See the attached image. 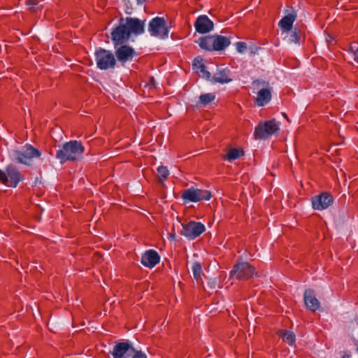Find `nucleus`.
I'll return each instance as SVG.
<instances>
[{
	"label": "nucleus",
	"mask_w": 358,
	"mask_h": 358,
	"mask_svg": "<svg viewBox=\"0 0 358 358\" xmlns=\"http://www.w3.org/2000/svg\"><path fill=\"white\" fill-rule=\"evenodd\" d=\"M301 39V31L298 28H294L289 37V42L295 44L299 43Z\"/></svg>",
	"instance_id": "bb28decb"
},
{
	"label": "nucleus",
	"mask_w": 358,
	"mask_h": 358,
	"mask_svg": "<svg viewBox=\"0 0 358 358\" xmlns=\"http://www.w3.org/2000/svg\"><path fill=\"white\" fill-rule=\"evenodd\" d=\"M130 33L126 24H120L117 26L111 32V40L114 47L119 45H123L127 43L130 38Z\"/></svg>",
	"instance_id": "f8f14e48"
},
{
	"label": "nucleus",
	"mask_w": 358,
	"mask_h": 358,
	"mask_svg": "<svg viewBox=\"0 0 358 358\" xmlns=\"http://www.w3.org/2000/svg\"><path fill=\"white\" fill-rule=\"evenodd\" d=\"M150 83L152 86H153L154 87H155V79L153 77L150 78Z\"/></svg>",
	"instance_id": "72a5a7b5"
},
{
	"label": "nucleus",
	"mask_w": 358,
	"mask_h": 358,
	"mask_svg": "<svg viewBox=\"0 0 358 358\" xmlns=\"http://www.w3.org/2000/svg\"><path fill=\"white\" fill-rule=\"evenodd\" d=\"M333 196L327 192H322L319 195L312 197L311 199L313 209L317 210L327 209L333 203Z\"/></svg>",
	"instance_id": "ddd939ff"
},
{
	"label": "nucleus",
	"mask_w": 358,
	"mask_h": 358,
	"mask_svg": "<svg viewBox=\"0 0 358 358\" xmlns=\"http://www.w3.org/2000/svg\"><path fill=\"white\" fill-rule=\"evenodd\" d=\"M260 84H262L263 86L268 87V83L266 82H260L259 80H255L253 82L254 85H259Z\"/></svg>",
	"instance_id": "2f4dec72"
},
{
	"label": "nucleus",
	"mask_w": 358,
	"mask_h": 358,
	"mask_svg": "<svg viewBox=\"0 0 358 358\" xmlns=\"http://www.w3.org/2000/svg\"><path fill=\"white\" fill-rule=\"evenodd\" d=\"M196 31L199 34H206L213 30L214 24L206 15H199L194 24Z\"/></svg>",
	"instance_id": "4468645a"
},
{
	"label": "nucleus",
	"mask_w": 358,
	"mask_h": 358,
	"mask_svg": "<svg viewBox=\"0 0 358 358\" xmlns=\"http://www.w3.org/2000/svg\"><path fill=\"white\" fill-rule=\"evenodd\" d=\"M137 56L135 50L129 45L123 44L115 48L116 60L122 66L128 62H131Z\"/></svg>",
	"instance_id": "9d476101"
},
{
	"label": "nucleus",
	"mask_w": 358,
	"mask_h": 358,
	"mask_svg": "<svg viewBox=\"0 0 358 358\" xmlns=\"http://www.w3.org/2000/svg\"><path fill=\"white\" fill-rule=\"evenodd\" d=\"M111 355L113 358H147L141 350H137L129 341L117 343L113 347Z\"/></svg>",
	"instance_id": "20e7f679"
},
{
	"label": "nucleus",
	"mask_w": 358,
	"mask_h": 358,
	"mask_svg": "<svg viewBox=\"0 0 358 358\" xmlns=\"http://www.w3.org/2000/svg\"><path fill=\"white\" fill-rule=\"evenodd\" d=\"M278 334L279 337L282 338L283 341L290 345H292L295 343V336L294 333L290 331L282 329L278 331Z\"/></svg>",
	"instance_id": "b1692460"
},
{
	"label": "nucleus",
	"mask_w": 358,
	"mask_h": 358,
	"mask_svg": "<svg viewBox=\"0 0 358 358\" xmlns=\"http://www.w3.org/2000/svg\"><path fill=\"white\" fill-rule=\"evenodd\" d=\"M145 20H141L135 17H127L126 25L130 33L139 35L144 32Z\"/></svg>",
	"instance_id": "2eb2a0df"
},
{
	"label": "nucleus",
	"mask_w": 358,
	"mask_h": 358,
	"mask_svg": "<svg viewBox=\"0 0 358 358\" xmlns=\"http://www.w3.org/2000/svg\"><path fill=\"white\" fill-rule=\"evenodd\" d=\"M192 271L194 278L199 281L201 280V275L203 273L202 267L200 263L195 262L192 266Z\"/></svg>",
	"instance_id": "cd10ccee"
},
{
	"label": "nucleus",
	"mask_w": 358,
	"mask_h": 358,
	"mask_svg": "<svg viewBox=\"0 0 358 358\" xmlns=\"http://www.w3.org/2000/svg\"><path fill=\"white\" fill-rule=\"evenodd\" d=\"M195 42L201 49L206 51H213V35L201 36Z\"/></svg>",
	"instance_id": "4be33fe9"
},
{
	"label": "nucleus",
	"mask_w": 358,
	"mask_h": 358,
	"mask_svg": "<svg viewBox=\"0 0 358 358\" xmlns=\"http://www.w3.org/2000/svg\"><path fill=\"white\" fill-rule=\"evenodd\" d=\"M243 155L244 151L242 149L231 148L222 157V159L231 162L241 157Z\"/></svg>",
	"instance_id": "5701e85b"
},
{
	"label": "nucleus",
	"mask_w": 358,
	"mask_h": 358,
	"mask_svg": "<svg viewBox=\"0 0 358 358\" xmlns=\"http://www.w3.org/2000/svg\"><path fill=\"white\" fill-rule=\"evenodd\" d=\"M24 180L23 174L13 164H8L4 169H0V182L7 187L15 188Z\"/></svg>",
	"instance_id": "7ed1b4c3"
},
{
	"label": "nucleus",
	"mask_w": 358,
	"mask_h": 358,
	"mask_svg": "<svg viewBox=\"0 0 358 358\" xmlns=\"http://www.w3.org/2000/svg\"><path fill=\"white\" fill-rule=\"evenodd\" d=\"M215 99V94L213 93L203 94L199 96V103L201 106H206L213 101Z\"/></svg>",
	"instance_id": "393cba45"
},
{
	"label": "nucleus",
	"mask_w": 358,
	"mask_h": 358,
	"mask_svg": "<svg viewBox=\"0 0 358 358\" xmlns=\"http://www.w3.org/2000/svg\"><path fill=\"white\" fill-rule=\"evenodd\" d=\"M150 35L159 38H166L169 36V29L166 21L162 17H154L148 24Z\"/></svg>",
	"instance_id": "6e6552de"
},
{
	"label": "nucleus",
	"mask_w": 358,
	"mask_h": 358,
	"mask_svg": "<svg viewBox=\"0 0 358 358\" xmlns=\"http://www.w3.org/2000/svg\"><path fill=\"white\" fill-rule=\"evenodd\" d=\"M296 14L292 13L284 16L279 22V26L285 31H289L292 29L293 23L296 20Z\"/></svg>",
	"instance_id": "412c9836"
},
{
	"label": "nucleus",
	"mask_w": 358,
	"mask_h": 358,
	"mask_svg": "<svg viewBox=\"0 0 358 358\" xmlns=\"http://www.w3.org/2000/svg\"><path fill=\"white\" fill-rule=\"evenodd\" d=\"M271 96L270 88H262L257 92L255 102L258 106H264L271 101Z\"/></svg>",
	"instance_id": "6ab92c4d"
},
{
	"label": "nucleus",
	"mask_w": 358,
	"mask_h": 358,
	"mask_svg": "<svg viewBox=\"0 0 358 358\" xmlns=\"http://www.w3.org/2000/svg\"><path fill=\"white\" fill-rule=\"evenodd\" d=\"M200 72L203 73V76L206 79L209 80L210 78V73L206 70V66L203 64H201L199 66Z\"/></svg>",
	"instance_id": "7c9ffc66"
},
{
	"label": "nucleus",
	"mask_w": 358,
	"mask_h": 358,
	"mask_svg": "<svg viewBox=\"0 0 358 358\" xmlns=\"http://www.w3.org/2000/svg\"><path fill=\"white\" fill-rule=\"evenodd\" d=\"M233 79L231 78V72L228 68L218 69L213 76L211 81L214 83H228Z\"/></svg>",
	"instance_id": "a211bd4d"
},
{
	"label": "nucleus",
	"mask_w": 358,
	"mask_h": 358,
	"mask_svg": "<svg viewBox=\"0 0 358 358\" xmlns=\"http://www.w3.org/2000/svg\"><path fill=\"white\" fill-rule=\"evenodd\" d=\"M279 129V124L275 119L259 122L255 129L254 136L255 139L265 140L271 137Z\"/></svg>",
	"instance_id": "423d86ee"
},
{
	"label": "nucleus",
	"mask_w": 358,
	"mask_h": 358,
	"mask_svg": "<svg viewBox=\"0 0 358 358\" xmlns=\"http://www.w3.org/2000/svg\"><path fill=\"white\" fill-rule=\"evenodd\" d=\"M157 175L159 181L163 183L169 176V171L166 166H160L157 168Z\"/></svg>",
	"instance_id": "a878e982"
},
{
	"label": "nucleus",
	"mask_w": 358,
	"mask_h": 358,
	"mask_svg": "<svg viewBox=\"0 0 358 358\" xmlns=\"http://www.w3.org/2000/svg\"><path fill=\"white\" fill-rule=\"evenodd\" d=\"M27 3L30 6H35L37 4V1L36 0H27Z\"/></svg>",
	"instance_id": "473e14b6"
},
{
	"label": "nucleus",
	"mask_w": 358,
	"mask_h": 358,
	"mask_svg": "<svg viewBox=\"0 0 358 358\" xmlns=\"http://www.w3.org/2000/svg\"><path fill=\"white\" fill-rule=\"evenodd\" d=\"M236 48L238 52L243 53L247 50V45L245 42L239 41L236 43Z\"/></svg>",
	"instance_id": "c756f323"
},
{
	"label": "nucleus",
	"mask_w": 358,
	"mask_h": 358,
	"mask_svg": "<svg viewBox=\"0 0 358 358\" xmlns=\"http://www.w3.org/2000/svg\"><path fill=\"white\" fill-rule=\"evenodd\" d=\"M349 51L353 55L354 60L358 63V43L352 42L350 44Z\"/></svg>",
	"instance_id": "c85d7f7f"
},
{
	"label": "nucleus",
	"mask_w": 358,
	"mask_h": 358,
	"mask_svg": "<svg viewBox=\"0 0 358 358\" xmlns=\"http://www.w3.org/2000/svg\"><path fill=\"white\" fill-rule=\"evenodd\" d=\"M256 273L255 268L248 262L236 264L230 271V278L238 280H247Z\"/></svg>",
	"instance_id": "0eeeda50"
},
{
	"label": "nucleus",
	"mask_w": 358,
	"mask_h": 358,
	"mask_svg": "<svg viewBox=\"0 0 358 358\" xmlns=\"http://www.w3.org/2000/svg\"><path fill=\"white\" fill-rule=\"evenodd\" d=\"M206 230L203 224L199 222L190 221L182 226V234L189 240L199 236Z\"/></svg>",
	"instance_id": "9b49d317"
},
{
	"label": "nucleus",
	"mask_w": 358,
	"mask_h": 358,
	"mask_svg": "<svg viewBox=\"0 0 358 358\" xmlns=\"http://www.w3.org/2000/svg\"><path fill=\"white\" fill-rule=\"evenodd\" d=\"M160 260V257L157 252L154 250H147L142 255L141 262L148 268H153Z\"/></svg>",
	"instance_id": "dca6fc26"
},
{
	"label": "nucleus",
	"mask_w": 358,
	"mask_h": 358,
	"mask_svg": "<svg viewBox=\"0 0 358 358\" xmlns=\"http://www.w3.org/2000/svg\"><path fill=\"white\" fill-rule=\"evenodd\" d=\"M41 152L32 145L26 143L21 149L9 151L8 156L11 161L20 164L30 166L33 159L40 158Z\"/></svg>",
	"instance_id": "f03ea898"
},
{
	"label": "nucleus",
	"mask_w": 358,
	"mask_h": 358,
	"mask_svg": "<svg viewBox=\"0 0 358 358\" xmlns=\"http://www.w3.org/2000/svg\"><path fill=\"white\" fill-rule=\"evenodd\" d=\"M181 197L185 201L196 203L203 200H210L212 194L208 190L191 187L185 189L182 193Z\"/></svg>",
	"instance_id": "1a4fd4ad"
},
{
	"label": "nucleus",
	"mask_w": 358,
	"mask_h": 358,
	"mask_svg": "<svg viewBox=\"0 0 358 358\" xmlns=\"http://www.w3.org/2000/svg\"><path fill=\"white\" fill-rule=\"evenodd\" d=\"M138 1V3H143L145 2L146 0H136Z\"/></svg>",
	"instance_id": "c9c22d12"
},
{
	"label": "nucleus",
	"mask_w": 358,
	"mask_h": 358,
	"mask_svg": "<svg viewBox=\"0 0 358 358\" xmlns=\"http://www.w3.org/2000/svg\"><path fill=\"white\" fill-rule=\"evenodd\" d=\"M85 151L82 143L78 141H70L65 143L56 152L55 157L62 165L66 162H75L80 159Z\"/></svg>",
	"instance_id": "f257e3e1"
},
{
	"label": "nucleus",
	"mask_w": 358,
	"mask_h": 358,
	"mask_svg": "<svg viewBox=\"0 0 358 358\" xmlns=\"http://www.w3.org/2000/svg\"><path fill=\"white\" fill-rule=\"evenodd\" d=\"M350 355L347 353H345L342 357V358H350Z\"/></svg>",
	"instance_id": "f704fd0d"
},
{
	"label": "nucleus",
	"mask_w": 358,
	"mask_h": 358,
	"mask_svg": "<svg viewBox=\"0 0 358 358\" xmlns=\"http://www.w3.org/2000/svg\"><path fill=\"white\" fill-rule=\"evenodd\" d=\"M94 57L96 66L100 70L113 69L116 66L115 55L110 50L99 48L96 50Z\"/></svg>",
	"instance_id": "39448f33"
},
{
	"label": "nucleus",
	"mask_w": 358,
	"mask_h": 358,
	"mask_svg": "<svg viewBox=\"0 0 358 358\" xmlns=\"http://www.w3.org/2000/svg\"><path fill=\"white\" fill-rule=\"evenodd\" d=\"M230 43V40L227 37L221 35H213V51L223 50Z\"/></svg>",
	"instance_id": "aec40b11"
},
{
	"label": "nucleus",
	"mask_w": 358,
	"mask_h": 358,
	"mask_svg": "<svg viewBox=\"0 0 358 358\" xmlns=\"http://www.w3.org/2000/svg\"><path fill=\"white\" fill-rule=\"evenodd\" d=\"M170 236H171L173 239H175V234H170Z\"/></svg>",
	"instance_id": "e433bc0d"
},
{
	"label": "nucleus",
	"mask_w": 358,
	"mask_h": 358,
	"mask_svg": "<svg viewBox=\"0 0 358 358\" xmlns=\"http://www.w3.org/2000/svg\"><path fill=\"white\" fill-rule=\"evenodd\" d=\"M303 299L306 308L310 311L315 312L320 308V303L316 298L313 289L305 290Z\"/></svg>",
	"instance_id": "f3484780"
}]
</instances>
